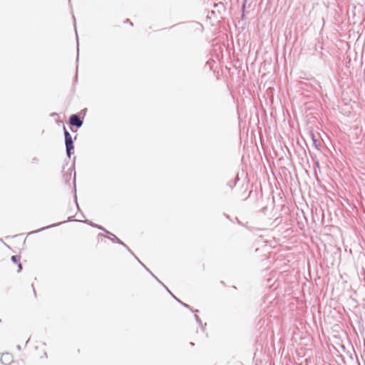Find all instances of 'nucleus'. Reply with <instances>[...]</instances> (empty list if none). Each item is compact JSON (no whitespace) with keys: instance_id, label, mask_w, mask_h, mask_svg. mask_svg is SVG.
<instances>
[{"instance_id":"1","label":"nucleus","mask_w":365,"mask_h":365,"mask_svg":"<svg viewBox=\"0 0 365 365\" xmlns=\"http://www.w3.org/2000/svg\"><path fill=\"white\" fill-rule=\"evenodd\" d=\"M64 135H65L66 152H67L68 156L70 157L71 151L73 150L74 146H73L71 135L67 131L66 128H64Z\"/></svg>"},{"instance_id":"2","label":"nucleus","mask_w":365,"mask_h":365,"mask_svg":"<svg viewBox=\"0 0 365 365\" xmlns=\"http://www.w3.org/2000/svg\"><path fill=\"white\" fill-rule=\"evenodd\" d=\"M12 265L11 268L14 271L19 272L22 269V265L21 263V257L19 255H14L11 258Z\"/></svg>"},{"instance_id":"3","label":"nucleus","mask_w":365,"mask_h":365,"mask_svg":"<svg viewBox=\"0 0 365 365\" xmlns=\"http://www.w3.org/2000/svg\"><path fill=\"white\" fill-rule=\"evenodd\" d=\"M69 123L71 125H75L77 128H79L82 125L83 121L80 119V118L77 115H72L69 118Z\"/></svg>"}]
</instances>
